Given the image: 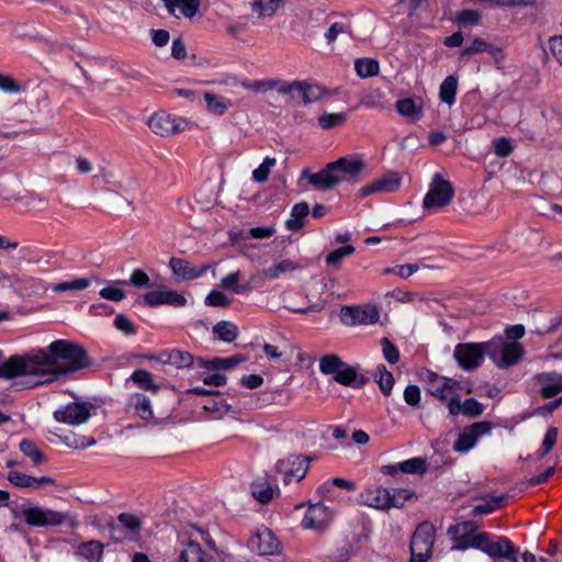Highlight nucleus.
<instances>
[{
  "label": "nucleus",
  "mask_w": 562,
  "mask_h": 562,
  "mask_svg": "<svg viewBox=\"0 0 562 562\" xmlns=\"http://www.w3.org/2000/svg\"><path fill=\"white\" fill-rule=\"evenodd\" d=\"M0 351V378L11 380L26 378V384L38 386L59 380L69 373L89 368L90 358L86 349L75 342L57 339L46 348L33 349L22 356H12L2 361Z\"/></svg>",
  "instance_id": "obj_1"
},
{
  "label": "nucleus",
  "mask_w": 562,
  "mask_h": 562,
  "mask_svg": "<svg viewBox=\"0 0 562 562\" xmlns=\"http://www.w3.org/2000/svg\"><path fill=\"white\" fill-rule=\"evenodd\" d=\"M413 497H415V493L411 490H390L376 485L368 486L360 493V501L363 505L381 510L403 507Z\"/></svg>",
  "instance_id": "obj_2"
},
{
  "label": "nucleus",
  "mask_w": 562,
  "mask_h": 562,
  "mask_svg": "<svg viewBox=\"0 0 562 562\" xmlns=\"http://www.w3.org/2000/svg\"><path fill=\"white\" fill-rule=\"evenodd\" d=\"M319 371L327 375H333L334 380L342 385L360 389L369 381L363 374L359 373V366H350L336 355L324 356L319 359Z\"/></svg>",
  "instance_id": "obj_3"
},
{
  "label": "nucleus",
  "mask_w": 562,
  "mask_h": 562,
  "mask_svg": "<svg viewBox=\"0 0 562 562\" xmlns=\"http://www.w3.org/2000/svg\"><path fill=\"white\" fill-rule=\"evenodd\" d=\"M15 518H23L29 526L57 527L66 521L67 515L32 504H22L18 509H12Z\"/></svg>",
  "instance_id": "obj_4"
},
{
  "label": "nucleus",
  "mask_w": 562,
  "mask_h": 562,
  "mask_svg": "<svg viewBox=\"0 0 562 562\" xmlns=\"http://www.w3.org/2000/svg\"><path fill=\"white\" fill-rule=\"evenodd\" d=\"M488 358L499 369H505L517 363L522 355V347L515 341H506L503 337H494L487 341Z\"/></svg>",
  "instance_id": "obj_5"
},
{
  "label": "nucleus",
  "mask_w": 562,
  "mask_h": 562,
  "mask_svg": "<svg viewBox=\"0 0 562 562\" xmlns=\"http://www.w3.org/2000/svg\"><path fill=\"white\" fill-rule=\"evenodd\" d=\"M486 356L488 357L487 341L460 342L453 349V359L458 367L465 372H472L480 368Z\"/></svg>",
  "instance_id": "obj_6"
},
{
  "label": "nucleus",
  "mask_w": 562,
  "mask_h": 562,
  "mask_svg": "<svg viewBox=\"0 0 562 562\" xmlns=\"http://www.w3.org/2000/svg\"><path fill=\"white\" fill-rule=\"evenodd\" d=\"M436 530L431 522H420L411 538V561L427 562L432 554Z\"/></svg>",
  "instance_id": "obj_7"
},
{
  "label": "nucleus",
  "mask_w": 562,
  "mask_h": 562,
  "mask_svg": "<svg viewBox=\"0 0 562 562\" xmlns=\"http://www.w3.org/2000/svg\"><path fill=\"white\" fill-rule=\"evenodd\" d=\"M475 549L484 552L494 560L515 558V548L509 539L495 537L488 532H480Z\"/></svg>",
  "instance_id": "obj_8"
},
{
  "label": "nucleus",
  "mask_w": 562,
  "mask_h": 562,
  "mask_svg": "<svg viewBox=\"0 0 562 562\" xmlns=\"http://www.w3.org/2000/svg\"><path fill=\"white\" fill-rule=\"evenodd\" d=\"M454 195L452 184L436 173L426 193L423 206L426 210H437L448 205Z\"/></svg>",
  "instance_id": "obj_9"
},
{
  "label": "nucleus",
  "mask_w": 562,
  "mask_h": 562,
  "mask_svg": "<svg viewBox=\"0 0 562 562\" xmlns=\"http://www.w3.org/2000/svg\"><path fill=\"white\" fill-rule=\"evenodd\" d=\"M492 431V424L487 420L476 422L462 428L453 442V451L467 453L472 450L479 440Z\"/></svg>",
  "instance_id": "obj_10"
},
{
  "label": "nucleus",
  "mask_w": 562,
  "mask_h": 562,
  "mask_svg": "<svg viewBox=\"0 0 562 562\" xmlns=\"http://www.w3.org/2000/svg\"><path fill=\"white\" fill-rule=\"evenodd\" d=\"M339 317L341 323L347 326L373 325L379 322L380 312L376 306L371 304L342 306Z\"/></svg>",
  "instance_id": "obj_11"
},
{
  "label": "nucleus",
  "mask_w": 562,
  "mask_h": 562,
  "mask_svg": "<svg viewBox=\"0 0 562 562\" xmlns=\"http://www.w3.org/2000/svg\"><path fill=\"white\" fill-rule=\"evenodd\" d=\"M479 525L472 520L459 522L454 526H450L448 535L450 536L453 546V550L464 551L470 548L475 549L480 532H476Z\"/></svg>",
  "instance_id": "obj_12"
},
{
  "label": "nucleus",
  "mask_w": 562,
  "mask_h": 562,
  "mask_svg": "<svg viewBox=\"0 0 562 562\" xmlns=\"http://www.w3.org/2000/svg\"><path fill=\"white\" fill-rule=\"evenodd\" d=\"M91 408L92 405L87 402H70L57 408L54 412V418L58 423L79 426L88 422Z\"/></svg>",
  "instance_id": "obj_13"
},
{
  "label": "nucleus",
  "mask_w": 562,
  "mask_h": 562,
  "mask_svg": "<svg viewBox=\"0 0 562 562\" xmlns=\"http://www.w3.org/2000/svg\"><path fill=\"white\" fill-rule=\"evenodd\" d=\"M142 527V520L128 513H122L119 515L115 524L111 526L112 538L114 541H135L139 537V530Z\"/></svg>",
  "instance_id": "obj_14"
},
{
  "label": "nucleus",
  "mask_w": 562,
  "mask_h": 562,
  "mask_svg": "<svg viewBox=\"0 0 562 562\" xmlns=\"http://www.w3.org/2000/svg\"><path fill=\"white\" fill-rule=\"evenodd\" d=\"M428 392L442 402H449L450 398L457 397V390L460 383L457 380L439 375L430 372L427 381Z\"/></svg>",
  "instance_id": "obj_15"
},
{
  "label": "nucleus",
  "mask_w": 562,
  "mask_h": 562,
  "mask_svg": "<svg viewBox=\"0 0 562 562\" xmlns=\"http://www.w3.org/2000/svg\"><path fill=\"white\" fill-rule=\"evenodd\" d=\"M187 124L184 119L167 113H156L148 120L149 128L160 136H168L183 131Z\"/></svg>",
  "instance_id": "obj_16"
},
{
  "label": "nucleus",
  "mask_w": 562,
  "mask_h": 562,
  "mask_svg": "<svg viewBox=\"0 0 562 562\" xmlns=\"http://www.w3.org/2000/svg\"><path fill=\"white\" fill-rule=\"evenodd\" d=\"M337 93L338 89H327L313 81L297 80L296 101L304 105L334 97Z\"/></svg>",
  "instance_id": "obj_17"
},
{
  "label": "nucleus",
  "mask_w": 562,
  "mask_h": 562,
  "mask_svg": "<svg viewBox=\"0 0 562 562\" xmlns=\"http://www.w3.org/2000/svg\"><path fill=\"white\" fill-rule=\"evenodd\" d=\"M248 547L260 555H272L279 551L280 542L270 529L261 527L250 537Z\"/></svg>",
  "instance_id": "obj_18"
},
{
  "label": "nucleus",
  "mask_w": 562,
  "mask_h": 562,
  "mask_svg": "<svg viewBox=\"0 0 562 562\" xmlns=\"http://www.w3.org/2000/svg\"><path fill=\"white\" fill-rule=\"evenodd\" d=\"M143 301L150 307L169 305L178 308L183 307L187 304L186 296L175 290H156L146 292L143 295Z\"/></svg>",
  "instance_id": "obj_19"
},
{
  "label": "nucleus",
  "mask_w": 562,
  "mask_h": 562,
  "mask_svg": "<svg viewBox=\"0 0 562 562\" xmlns=\"http://www.w3.org/2000/svg\"><path fill=\"white\" fill-rule=\"evenodd\" d=\"M169 268L178 279L182 281H189L203 277L211 268V266H195L183 258L171 257L169 260Z\"/></svg>",
  "instance_id": "obj_20"
},
{
  "label": "nucleus",
  "mask_w": 562,
  "mask_h": 562,
  "mask_svg": "<svg viewBox=\"0 0 562 562\" xmlns=\"http://www.w3.org/2000/svg\"><path fill=\"white\" fill-rule=\"evenodd\" d=\"M147 358L159 364H168L177 369L190 368L194 363L193 356L190 352L180 349L164 350L157 355L148 356Z\"/></svg>",
  "instance_id": "obj_21"
},
{
  "label": "nucleus",
  "mask_w": 562,
  "mask_h": 562,
  "mask_svg": "<svg viewBox=\"0 0 562 562\" xmlns=\"http://www.w3.org/2000/svg\"><path fill=\"white\" fill-rule=\"evenodd\" d=\"M401 183L402 179L400 175L397 172H390L362 187L360 189V195L368 196L376 193H392L401 187Z\"/></svg>",
  "instance_id": "obj_22"
},
{
  "label": "nucleus",
  "mask_w": 562,
  "mask_h": 562,
  "mask_svg": "<svg viewBox=\"0 0 562 562\" xmlns=\"http://www.w3.org/2000/svg\"><path fill=\"white\" fill-rule=\"evenodd\" d=\"M302 177L307 179L308 183L319 189H331L342 181V178L337 175L336 169L329 162L324 169L318 172L311 173L307 169L303 170Z\"/></svg>",
  "instance_id": "obj_23"
},
{
  "label": "nucleus",
  "mask_w": 562,
  "mask_h": 562,
  "mask_svg": "<svg viewBox=\"0 0 562 562\" xmlns=\"http://www.w3.org/2000/svg\"><path fill=\"white\" fill-rule=\"evenodd\" d=\"M450 415H463L469 418H476L484 412V405L473 397L465 398L461 402L460 396L450 398L447 404Z\"/></svg>",
  "instance_id": "obj_24"
},
{
  "label": "nucleus",
  "mask_w": 562,
  "mask_h": 562,
  "mask_svg": "<svg viewBox=\"0 0 562 562\" xmlns=\"http://www.w3.org/2000/svg\"><path fill=\"white\" fill-rule=\"evenodd\" d=\"M330 520V513L328 507L323 504L311 505L302 519V527L304 529L323 530Z\"/></svg>",
  "instance_id": "obj_25"
},
{
  "label": "nucleus",
  "mask_w": 562,
  "mask_h": 562,
  "mask_svg": "<svg viewBox=\"0 0 562 562\" xmlns=\"http://www.w3.org/2000/svg\"><path fill=\"white\" fill-rule=\"evenodd\" d=\"M396 112L411 123L424 116V101L419 97L401 98L395 102Z\"/></svg>",
  "instance_id": "obj_26"
},
{
  "label": "nucleus",
  "mask_w": 562,
  "mask_h": 562,
  "mask_svg": "<svg viewBox=\"0 0 562 562\" xmlns=\"http://www.w3.org/2000/svg\"><path fill=\"white\" fill-rule=\"evenodd\" d=\"M536 384L544 398H551L562 392V374L557 372H543L537 374Z\"/></svg>",
  "instance_id": "obj_27"
},
{
  "label": "nucleus",
  "mask_w": 562,
  "mask_h": 562,
  "mask_svg": "<svg viewBox=\"0 0 562 562\" xmlns=\"http://www.w3.org/2000/svg\"><path fill=\"white\" fill-rule=\"evenodd\" d=\"M427 471L426 459L422 457H414L405 461L387 464L383 467L384 474L394 475L398 472L407 474H424Z\"/></svg>",
  "instance_id": "obj_28"
},
{
  "label": "nucleus",
  "mask_w": 562,
  "mask_h": 562,
  "mask_svg": "<svg viewBox=\"0 0 562 562\" xmlns=\"http://www.w3.org/2000/svg\"><path fill=\"white\" fill-rule=\"evenodd\" d=\"M8 480L16 487L29 490H40L46 485L54 484V480L49 476H32L19 471H11L8 474Z\"/></svg>",
  "instance_id": "obj_29"
},
{
  "label": "nucleus",
  "mask_w": 562,
  "mask_h": 562,
  "mask_svg": "<svg viewBox=\"0 0 562 562\" xmlns=\"http://www.w3.org/2000/svg\"><path fill=\"white\" fill-rule=\"evenodd\" d=\"M169 14L178 16L179 11L186 18H193L200 9V0H161Z\"/></svg>",
  "instance_id": "obj_30"
},
{
  "label": "nucleus",
  "mask_w": 562,
  "mask_h": 562,
  "mask_svg": "<svg viewBox=\"0 0 562 562\" xmlns=\"http://www.w3.org/2000/svg\"><path fill=\"white\" fill-rule=\"evenodd\" d=\"M104 546L99 540H90L79 543L75 554L88 562H100L103 555Z\"/></svg>",
  "instance_id": "obj_31"
},
{
  "label": "nucleus",
  "mask_w": 562,
  "mask_h": 562,
  "mask_svg": "<svg viewBox=\"0 0 562 562\" xmlns=\"http://www.w3.org/2000/svg\"><path fill=\"white\" fill-rule=\"evenodd\" d=\"M128 406L134 409V413L145 422L154 417L151 402L148 396L143 393H133L128 400Z\"/></svg>",
  "instance_id": "obj_32"
},
{
  "label": "nucleus",
  "mask_w": 562,
  "mask_h": 562,
  "mask_svg": "<svg viewBox=\"0 0 562 562\" xmlns=\"http://www.w3.org/2000/svg\"><path fill=\"white\" fill-rule=\"evenodd\" d=\"M178 562H212V558L202 550L195 540L190 539L180 551Z\"/></svg>",
  "instance_id": "obj_33"
},
{
  "label": "nucleus",
  "mask_w": 562,
  "mask_h": 562,
  "mask_svg": "<svg viewBox=\"0 0 562 562\" xmlns=\"http://www.w3.org/2000/svg\"><path fill=\"white\" fill-rule=\"evenodd\" d=\"M310 213V206L306 202L296 203L292 206L290 217L285 221V227L291 232L301 229Z\"/></svg>",
  "instance_id": "obj_34"
},
{
  "label": "nucleus",
  "mask_w": 562,
  "mask_h": 562,
  "mask_svg": "<svg viewBox=\"0 0 562 562\" xmlns=\"http://www.w3.org/2000/svg\"><path fill=\"white\" fill-rule=\"evenodd\" d=\"M331 166L336 169L337 175H339L342 179V176L356 177L358 176L363 167V164L360 159H349L346 157L339 158L336 161L331 162Z\"/></svg>",
  "instance_id": "obj_35"
},
{
  "label": "nucleus",
  "mask_w": 562,
  "mask_h": 562,
  "mask_svg": "<svg viewBox=\"0 0 562 562\" xmlns=\"http://www.w3.org/2000/svg\"><path fill=\"white\" fill-rule=\"evenodd\" d=\"M93 280L98 284H101V283L105 284V286H103L99 291L100 297H102L104 300H108V301H112V302H121V301H123L126 297L125 291L120 289V288H117V285H120V284L119 283H114V280L106 281V280H103V279H100V278H94Z\"/></svg>",
  "instance_id": "obj_36"
},
{
  "label": "nucleus",
  "mask_w": 562,
  "mask_h": 562,
  "mask_svg": "<svg viewBox=\"0 0 562 562\" xmlns=\"http://www.w3.org/2000/svg\"><path fill=\"white\" fill-rule=\"evenodd\" d=\"M374 381L378 383L383 395L389 396L393 391L395 383L394 376L384 364H379L373 373Z\"/></svg>",
  "instance_id": "obj_37"
},
{
  "label": "nucleus",
  "mask_w": 562,
  "mask_h": 562,
  "mask_svg": "<svg viewBox=\"0 0 562 562\" xmlns=\"http://www.w3.org/2000/svg\"><path fill=\"white\" fill-rule=\"evenodd\" d=\"M458 92V79L454 76H448L443 79L439 87V99L441 102L451 106L456 102Z\"/></svg>",
  "instance_id": "obj_38"
},
{
  "label": "nucleus",
  "mask_w": 562,
  "mask_h": 562,
  "mask_svg": "<svg viewBox=\"0 0 562 562\" xmlns=\"http://www.w3.org/2000/svg\"><path fill=\"white\" fill-rule=\"evenodd\" d=\"M204 101L209 112L218 116L223 115L232 106L229 99L212 92L204 93Z\"/></svg>",
  "instance_id": "obj_39"
},
{
  "label": "nucleus",
  "mask_w": 562,
  "mask_h": 562,
  "mask_svg": "<svg viewBox=\"0 0 562 562\" xmlns=\"http://www.w3.org/2000/svg\"><path fill=\"white\" fill-rule=\"evenodd\" d=\"M240 362V359L236 357L229 358H214L212 360H205L202 358L196 359V364L200 368H205L214 371L228 370L234 368Z\"/></svg>",
  "instance_id": "obj_40"
},
{
  "label": "nucleus",
  "mask_w": 562,
  "mask_h": 562,
  "mask_svg": "<svg viewBox=\"0 0 562 562\" xmlns=\"http://www.w3.org/2000/svg\"><path fill=\"white\" fill-rule=\"evenodd\" d=\"M241 273L239 270L231 272L221 279L220 285L234 294H244L249 291L247 283H240Z\"/></svg>",
  "instance_id": "obj_41"
},
{
  "label": "nucleus",
  "mask_w": 562,
  "mask_h": 562,
  "mask_svg": "<svg viewBox=\"0 0 562 562\" xmlns=\"http://www.w3.org/2000/svg\"><path fill=\"white\" fill-rule=\"evenodd\" d=\"M283 2L284 0H252L250 8L258 18H268L272 16Z\"/></svg>",
  "instance_id": "obj_42"
},
{
  "label": "nucleus",
  "mask_w": 562,
  "mask_h": 562,
  "mask_svg": "<svg viewBox=\"0 0 562 562\" xmlns=\"http://www.w3.org/2000/svg\"><path fill=\"white\" fill-rule=\"evenodd\" d=\"M92 283V279L90 278H77L70 281H64L58 283H53L47 286L55 293H63L66 291H82L90 286Z\"/></svg>",
  "instance_id": "obj_43"
},
{
  "label": "nucleus",
  "mask_w": 562,
  "mask_h": 562,
  "mask_svg": "<svg viewBox=\"0 0 562 562\" xmlns=\"http://www.w3.org/2000/svg\"><path fill=\"white\" fill-rule=\"evenodd\" d=\"M130 380L133 381L138 387L145 391H149L154 394H156L159 390V385L153 380L151 373L144 369L135 370L131 374Z\"/></svg>",
  "instance_id": "obj_44"
},
{
  "label": "nucleus",
  "mask_w": 562,
  "mask_h": 562,
  "mask_svg": "<svg viewBox=\"0 0 562 562\" xmlns=\"http://www.w3.org/2000/svg\"><path fill=\"white\" fill-rule=\"evenodd\" d=\"M213 333L224 342H233L238 336L237 326L228 321H221L213 327Z\"/></svg>",
  "instance_id": "obj_45"
},
{
  "label": "nucleus",
  "mask_w": 562,
  "mask_h": 562,
  "mask_svg": "<svg viewBox=\"0 0 562 562\" xmlns=\"http://www.w3.org/2000/svg\"><path fill=\"white\" fill-rule=\"evenodd\" d=\"M347 114L345 112L330 113L323 112L318 119V125L322 130H330L334 127L342 126L347 122Z\"/></svg>",
  "instance_id": "obj_46"
},
{
  "label": "nucleus",
  "mask_w": 562,
  "mask_h": 562,
  "mask_svg": "<svg viewBox=\"0 0 562 562\" xmlns=\"http://www.w3.org/2000/svg\"><path fill=\"white\" fill-rule=\"evenodd\" d=\"M379 63L373 58H358L355 61V70L360 78H369L379 74Z\"/></svg>",
  "instance_id": "obj_47"
},
{
  "label": "nucleus",
  "mask_w": 562,
  "mask_h": 562,
  "mask_svg": "<svg viewBox=\"0 0 562 562\" xmlns=\"http://www.w3.org/2000/svg\"><path fill=\"white\" fill-rule=\"evenodd\" d=\"M276 233V228L273 226H257L252 227L249 231H240L238 234L233 236V239H243L246 240L248 238L255 239H265L271 237Z\"/></svg>",
  "instance_id": "obj_48"
},
{
  "label": "nucleus",
  "mask_w": 562,
  "mask_h": 562,
  "mask_svg": "<svg viewBox=\"0 0 562 562\" xmlns=\"http://www.w3.org/2000/svg\"><path fill=\"white\" fill-rule=\"evenodd\" d=\"M114 283H119L121 285H133L135 288L153 286V284L150 283L149 277L142 269L133 270L128 280L117 279V280H114Z\"/></svg>",
  "instance_id": "obj_49"
},
{
  "label": "nucleus",
  "mask_w": 562,
  "mask_h": 562,
  "mask_svg": "<svg viewBox=\"0 0 562 562\" xmlns=\"http://www.w3.org/2000/svg\"><path fill=\"white\" fill-rule=\"evenodd\" d=\"M300 269V266L290 259L281 260L263 271L269 279H277L281 274Z\"/></svg>",
  "instance_id": "obj_50"
},
{
  "label": "nucleus",
  "mask_w": 562,
  "mask_h": 562,
  "mask_svg": "<svg viewBox=\"0 0 562 562\" xmlns=\"http://www.w3.org/2000/svg\"><path fill=\"white\" fill-rule=\"evenodd\" d=\"M19 447L22 453L30 458L34 464H40L46 460L44 453L38 450L32 440L23 439L21 440Z\"/></svg>",
  "instance_id": "obj_51"
},
{
  "label": "nucleus",
  "mask_w": 562,
  "mask_h": 562,
  "mask_svg": "<svg viewBox=\"0 0 562 562\" xmlns=\"http://www.w3.org/2000/svg\"><path fill=\"white\" fill-rule=\"evenodd\" d=\"M355 247L351 245L339 247L333 251H330L326 256V263L328 266L333 267H339L341 261L346 258L351 256L355 252Z\"/></svg>",
  "instance_id": "obj_52"
},
{
  "label": "nucleus",
  "mask_w": 562,
  "mask_h": 562,
  "mask_svg": "<svg viewBox=\"0 0 562 562\" xmlns=\"http://www.w3.org/2000/svg\"><path fill=\"white\" fill-rule=\"evenodd\" d=\"M277 160L272 157H265L262 162L252 171V180L256 182H265L268 180L271 168L276 166Z\"/></svg>",
  "instance_id": "obj_53"
},
{
  "label": "nucleus",
  "mask_w": 562,
  "mask_h": 562,
  "mask_svg": "<svg viewBox=\"0 0 562 562\" xmlns=\"http://www.w3.org/2000/svg\"><path fill=\"white\" fill-rule=\"evenodd\" d=\"M203 408L210 413L213 418H220L229 412L231 406L222 400L209 398L203 404Z\"/></svg>",
  "instance_id": "obj_54"
},
{
  "label": "nucleus",
  "mask_w": 562,
  "mask_h": 562,
  "mask_svg": "<svg viewBox=\"0 0 562 562\" xmlns=\"http://www.w3.org/2000/svg\"><path fill=\"white\" fill-rule=\"evenodd\" d=\"M493 48L494 47L491 44H488L486 41H484L483 38L475 37L471 42L470 45H468L467 47H464L461 50L460 56L461 57H465V56H469V55H472V54H479V53H484V52L492 53Z\"/></svg>",
  "instance_id": "obj_55"
},
{
  "label": "nucleus",
  "mask_w": 562,
  "mask_h": 562,
  "mask_svg": "<svg viewBox=\"0 0 562 562\" xmlns=\"http://www.w3.org/2000/svg\"><path fill=\"white\" fill-rule=\"evenodd\" d=\"M503 499L504 496H494L486 503L475 505L472 509L473 516L488 515L493 513L501 506Z\"/></svg>",
  "instance_id": "obj_56"
},
{
  "label": "nucleus",
  "mask_w": 562,
  "mask_h": 562,
  "mask_svg": "<svg viewBox=\"0 0 562 562\" xmlns=\"http://www.w3.org/2000/svg\"><path fill=\"white\" fill-rule=\"evenodd\" d=\"M381 348L384 359L390 364H395L400 360V351L397 347L386 337L381 339Z\"/></svg>",
  "instance_id": "obj_57"
},
{
  "label": "nucleus",
  "mask_w": 562,
  "mask_h": 562,
  "mask_svg": "<svg viewBox=\"0 0 562 562\" xmlns=\"http://www.w3.org/2000/svg\"><path fill=\"white\" fill-rule=\"evenodd\" d=\"M551 200H548L546 198H542L540 195H533L529 200L530 207L537 212L538 214L548 217L550 212V209L552 207Z\"/></svg>",
  "instance_id": "obj_58"
},
{
  "label": "nucleus",
  "mask_w": 562,
  "mask_h": 562,
  "mask_svg": "<svg viewBox=\"0 0 562 562\" xmlns=\"http://www.w3.org/2000/svg\"><path fill=\"white\" fill-rule=\"evenodd\" d=\"M231 304L229 297L218 291V290H212L209 292V294L205 297V305L212 306V307H226Z\"/></svg>",
  "instance_id": "obj_59"
},
{
  "label": "nucleus",
  "mask_w": 562,
  "mask_h": 562,
  "mask_svg": "<svg viewBox=\"0 0 562 562\" xmlns=\"http://www.w3.org/2000/svg\"><path fill=\"white\" fill-rule=\"evenodd\" d=\"M276 91L282 95H285L289 101H296L297 92V80L291 82L279 79Z\"/></svg>",
  "instance_id": "obj_60"
},
{
  "label": "nucleus",
  "mask_w": 562,
  "mask_h": 562,
  "mask_svg": "<svg viewBox=\"0 0 562 562\" xmlns=\"http://www.w3.org/2000/svg\"><path fill=\"white\" fill-rule=\"evenodd\" d=\"M558 440V429L555 427H550L542 440L541 450L538 452V458H543L547 456L550 450L554 447Z\"/></svg>",
  "instance_id": "obj_61"
},
{
  "label": "nucleus",
  "mask_w": 562,
  "mask_h": 562,
  "mask_svg": "<svg viewBox=\"0 0 562 562\" xmlns=\"http://www.w3.org/2000/svg\"><path fill=\"white\" fill-rule=\"evenodd\" d=\"M481 13L472 9L461 10L457 14V21L461 25H476L481 21Z\"/></svg>",
  "instance_id": "obj_62"
},
{
  "label": "nucleus",
  "mask_w": 562,
  "mask_h": 562,
  "mask_svg": "<svg viewBox=\"0 0 562 562\" xmlns=\"http://www.w3.org/2000/svg\"><path fill=\"white\" fill-rule=\"evenodd\" d=\"M403 397L411 407H418L422 400L420 389L416 384H409L405 387Z\"/></svg>",
  "instance_id": "obj_63"
},
{
  "label": "nucleus",
  "mask_w": 562,
  "mask_h": 562,
  "mask_svg": "<svg viewBox=\"0 0 562 562\" xmlns=\"http://www.w3.org/2000/svg\"><path fill=\"white\" fill-rule=\"evenodd\" d=\"M494 151L498 157H507L513 151V145L509 138L507 137H499L494 139Z\"/></svg>",
  "instance_id": "obj_64"
}]
</instances>
